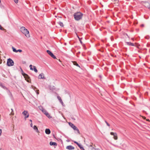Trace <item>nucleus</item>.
I'll use <instances>...</instances> for the list:
<instances>
[{"instance_id": "nucleus-35", "label": "nucleus", "mask_w": 150, "mask_h": 150, "mask_svg": "<svg viewBox=\"0 0 150 150\" xmlns=\"http://www.w3.org/2000/svg\"><path fill=\"white\" fill-rule=\"evenodd\" d=\"M1 133H2L1 129H0V136L1 135Z\"/></svg>"}, {"instance_id": "nucleus-15", "label": "nucleus", "mask_w": 150, "mask_h": 150, "mask_svg": "<svg viewBox=\"0 0 150 150\" xmlns=\"http://www.w3.org/2000/svg\"><path fill=\"white\" fill-rule=\"evenodd\" d=\"M1 87L5 89L8 92L10 93V94H11V93L10 91L8 89V88L5 86L3 85Z\"/></svg>"}, {"instance_id": "nucleus-31", "label": "nucleus", "mask_w": 150, "mask_h": 150, "mask_svg": "<svg viewBox=\"0 0 150 150\" xmlns=\"http://www.w3.org/2000/svg\"><path fill=\"white\" fill-rule=\"evenodd\" d=\"M14 2L16 3H17L18 2V0H13Z\"/></svg>"}, {"instance_id": "nucleus-27", "label": "nucleus", "mask_w": 150, "mask_h": 150, "mask_svg": "<svg viewBox=\"0 0 150 150\" xmlns=\"http://www.w3.org/2000/svg\"><path fill=\"white\" fill-rule=\"evenodd\" d=\"M127 44L128 45H131V43L130 42H127Z\"/></svg>"}, {"instance_id": "nucleus-38", "label": "nucleus", "mask_w": 150, "mask_h": 150, "mask_svg": "<svg viewBox=\"0 0 150 150\" xmlns=\"http://www.w3.org/2000/svg\"><path fill=\"white\" fill-rule=\"evenodd\" d=\"M3 85L1 83H0V86L1 87Z\"/></svg>"}, {"instance_id": "nucleus-34", "label": "nucleus", "mask_w": 150, "mask_h": 150, "mask_svg": "<svg viewBox=\"0 0 150 150\" xmlns=\"http://www.w3.org/2000/svg\"><path fill=\"white\" fill-rule=\"evenodd\" d=\"M3 28L1 27V25H0V29L1 30H3Z\"/></svg>"}, {"instance_id": "nucleus-28", "label": "nucleus", "mask_w": 150, "mask_h": 150, "mask_svg": "<svg viewBox=\"0 0 150 150\" xmlns=\"http://www.w3.org/2000/svg\"><path fill=\"white\" fill-rule=\"evenodd\" d=\"M57 98L59 100H60V99H61V97L60 96H57Z\"/></svg>"}, {"instance_id": "nucleus-33", "label": "nucleus", "mask_w": 150, "mask_h": 150, "mask_svg": "<svg viewBox=\"0 0 150 150\" xmlns=\"http://www.w3.org/2000/svg\"><path fill=\"white\" fill-rule=\"evenodd\" d=\"M105 122H106V123L107 124V125L108 126H110V125L106 121H105Z\"/></svg>"}, {"instance_id": "nucleus-20", "label": "nucleus", "mask_w": 150, "mask_h": 150, "mask_svg": "<svg viewBox=\"0 0 150 150\" xmlns=\"http://www.w3.org/2000/svg\"><path fill=\"white\" fill-rule=\"evenodd\" d=\"M12 49L13 52H17V50H16L14 47H12Z\"/></svg>"}, {"instance_id": "nucleus-46", "label": "nucleus", "mask_w": 150, "mask_h": 150, "mask_svg": "<svg viewBox=\"0 0 150 150\" xmlns=\"http://www.w3.org/2000/svg\"><path fill=\"white\" fill-rule=\"evenodd\" d=\"M30 121L32 123V120H30Z\"/></svg>"}, {"instance_id": "nucleus-5", "label": "nucleus", "mask_w": 150, "mask_h": 150, "mask_svg": "<svg viewBox=\"0 0 150 150\" xmlns=\"http://www.w3.org/2000/svg\"><path fill=\"white\" fill-rule=\"evenodd\" d=\"M41 108V109H40V110L47 117H48L49 118H50L52 117L49 114V113L45 109L43 108Z\"/></svg>"}, {"instance_id": "nucleus-21", "label": "nucleus", "mask_w": 150, "mask_h": 150, "mask_svg": "<svg viewBox=\"0 0 150 150\" xmlns=\"http://www.w3.org/2000/svg\"><path fill=\"white\" fill-rule=\"evenodd\" d=\"M59 24V25L61 26V27H63L64 25L63 24V23L62 22H59L58 23Z\"/></svg>"}, {"instance_id": "nucleus-29", "label": "nucleus", "mask_w": 150, "mask_h": 150, "mask_svg": "<svg viewBox=\"0 0 150 150\" xmlns=\"http://www.w3.org/2000/svg\"><path fill=\"white\" fill-rule=\"evenodd\" d=\"M74 143L77 144L78 146L79 144L76 141H74Z\"/></svg>"}, {"instance_id": "nucleus-11", "label": "nucleus", "mask_w": 150, "mask_h": 150, "mask_svg": "<svg viewBox=\"0 0 150 150\" xmlns=\"http://www.w3.org/2000/svg\"><path fill=\"white\" fill-rule=\"evenodd\" d=\"M33 129L37 133H39V131L37 127L35 125H34L32 127Z\"/></svg>"}, {"instance_id": "nucleus-30", "label": "nucleus", "mask_w": 150, "mask_h": 150, "mask_svg": "<svg viewBox=\"0 0 150 150\" xmlns=\"http://www.w3.org/2000/svg\"><path fill=\"white\" fill-rule=\"evenodd\" d=\"M114 1H116V3H117V5H118V0H113Z\"/></svg>"}, {"instance_id": "nucleus-52", "label": "nucleus", "mask_w": 150, "mask_h": 150, "mask_svg": "<svg viewBox=\"0 0 150 150\" xmlns=\"http://www.w3.org/2000/svg\"><path fill=\"white\" fill-rule=\"evenodd\" d=\"M1 3V0H0V3Z\"/></svg>"}, {"instance_id": "nucleus-22", "label": "nucleus", "mask_w": 150, "mask_h": 150, "mask_svg": "<svg viewBox=\"0 0 150 150\" xmlns=\"http://www.w3.org/2000/svg\"><path fill=\"white\" fill-rule=\"evenodd\" d=\"M47 53L50 55L52 53V52L50 51L49 50H47Z\"/></svg>"}, {"instance_id": "nucleus-37", "label": "nucleus", "mask_w": 150, "mask_h": 150, "mask_svg": "<svg viewBox=\"0 0 150 150\" xmlns=\"http://www.w3.org/2000/svg\"><path fill=\"white\" fill-rule=\"evenodd\" d=\"M30 127H33V124H32V123H31L30 125Z\"/></svg>"}, {"instance_id": "nucleus-18", "label": "nucleus", "mask_w": 150, "mask_h": 150, "mask_svg": "<svg viewBox=\"0 0 150 150\" xmlns=\"http://www.w3.org/2000/svg\"><path fill=\"white\" fill-rule=\"evenodd\" d=\"M74 65L80 68V66L76 62H73Z\"/></svg>"}, {"instance_id": "nucleus-45", "label": "nucleus", "mask_w": 150, "mask_h": 150, "mask_svg": "<svg viewBox=\"0 0 150 150\" xmlns=\"http://www.w3.org/2000/svg\"><path fill=\"white\" fill-rule=\"evenodd\" d=\"M77 37L79 39V40H80V38H79V36L78 35H77Z\"/></svg>"}, {"instance_id": "nucleus-3", "label": "nucleus", "mask_w": 150, "mask_h": 150, "mask_svg": "<svg viewBox=\"0 0 150 150\" xmlns=\"http://www.w3.org/2000/svg\"><path fill=\"white\" fill-rule=\"evenodd\" d=\"M69 125L74 130H76L79 134H80L78 128L75 126L74 124L71 122L69 123Z\"/></svg>"}, {"instance_id": "nucleus-51", "label": "nucleus", "mask_w": 150, "mask_h": 150, "mask_svg": "<svg viewBox=\"0 0 150 150\" xmlns=\"http://www.w3.org/2000/svg\"><path fill=\"white\" fill-rule=\"evenodd\" d=\"M22 137H21V139L22 138Z\"/></svg>"}, {"instance_id": "nucleus-16", "label": "nucleus", "mask_w": 150, "mask_h": 150, "mask_svg": "<svg viewBox=\"0 0 150 150\" xmlns=\"http://www.w3.org/2000/svg\"><path fill=\"white\" fill-rule=\"evenodd\" d=\"M50 131L49 129H45V132L47 134H50Z\"/></svg>"}, {"instance_id": "nucleus-47", "label": "nucleus", "mask_w": 150, "mask_h": 150, "mask_svg": "<svg viewBox=\"0 0 150 150\" xmlns=\"http://www.w3.org/2000/svg\"><path fill=\"white\" fill-rule=\"evenodd\" d=\"M90 147H93V146H92V145H90Z\"/></svg>"}, {"instance_id": "nucleus-14", "label": "nucleus", "mask_w": 150, "mask_h": 150, "mask_svg": "<svg viewBox=\"0 0 150 150\" xmlns=\"http://www.w3.org/2000/svg\"><path fill=\"white\" fill-rule=\"evenodd\" d=\"M38 78L41 79L44 78V74L43 73H41L38 76Z\"/></svg>"}, {"instance_id": "nucleus-48", "label": "nucleus", "mask_w": 150, "mask_h": 150, "mask_svg": "<svg viewBox=\"0 0 150 150\" xmlns=\"http://www.w3.org/2000/svg\"><path fill=\"white\" fill-rule=\"evenodd\" d=\"M81 150H85L83 148H82V149H81Z\"/></svg>"}, {"instance_id": "nucleus-49", "label": "nucleus", "mask_w": 150, "mask_h": 150, "mask_svg": "<svg viewBox=\"0 0 150 150\" xmlns=\"http://www.w3.org/2000/svg\"><path fill=\"white\" fill-rule=\"evenodd\" d=\"M80 53V52H79L78 53V54H79Z\"/></svg>"}, {"instance_id": "nucleus-44", "label": "nucleus", "mask_w": 150, "mask_h": 150, "mask_svg": "<svg viewBox=\"0 0 150 150\" xmlns=\"http://www.w3.org/2000/svg\"><path fill=\"white\" fill-rule=\"evenodd\" d=\"M146 120L147 121L150 122V120L149 119H146Z\"/></svg>"}, {"instance_id": "nucleus-40", "label": "nucleus", "mask_w": 150, "mask_h": 150, "mask_svg": "<svg viewBox=\"0 0 150 150\" xmlns=\"http://www.w3.org/2000/svg\"><path fill=\"white\" fill-rule=\"evenodd\" d=\"M142 118L144 119H146V117H144V116H142Z\"/></svg>"}, {"instance_id": "nucleus-1", "label": "nucleus", "mask_w": 150, "mask_h": 150, "mask_svg": "<svg viewBox=\"0 0 150 150\" xmlns=\"http://www.w3.org/2000/svg\"><path fill=\"white\" fill-rule=\"evenodd\" d=\"M21 32L25 35V36L27 38H29L30 37V35L29 34L28 30L24 27H22L20 29Z\"/></svg>"}, {"instance_id": "nucleus-10", "label": "nucleus", "mask_w": 150, "mask_h": 150, "mask_svg": "<svg viewBox=\"0 0 150 150\" xmlns=\"http://www.w3.org/2000/svg\"><path fill=\"white\" fill-rule=\"evenodd\" d=\"M23 75L24 76V78H25V80H26L27 82H29V81L28 80L29 79V76L27 74L25 73L23 74Z\"/></svg>"}, {"instance_id": "nucleus-9", "label": "nucleus", "mask_w": 150, "mask_h": 150, "mask_svg": "<svg viewBox=\"0 0 150 150\" xmlns=\"http://www.w3.org/2000/svg\"><path fill=\"white\" fill-rule=\"evenodd\" d=\"M110 134L113 135L114 136V138L115 140H117V135L116 133L111 132Z\"/></svg>"}, {"instance_id": "nucleus-19", "label": "nucleus", "mask_w": 150, "mask_h": 150, "mask_svg": "<svg viewBox=\"0 0 150 150\" xmlns=\"http://www.w3.org/2000/svg\"><path fill=\"white\" fill-rule=\"evenodd\" d=\"M50 56L54 59H56V57L52 53L50 55Z\"/></svg>"}, {"instance_id": "nucleus-7", "label": "nucleus", "mask_w": 150, "mask_h": 150, "mask_svg": "<svg viewBox=\"0 0 150 150\" xmlns=\"http://www.w3.org/2000/svg\"><path fill=\"white\" fill-rule=\"evenodd\" d=\"M29 67H30V69L31 70H34V71L36 73H37L38 72V70L36 69V67L35 66H33L32 64H30L29 66Z\"/></svg>"}, {"instance_id": "nucleus-25", "label": "nucleus", "mask_w": 150, "mask_h": 150, "mask_svg": "<svg viewBox=\"0 0 150 150\" xmlns=\"http://www.w3.org/2000/svg\"><path fill=\"white\" fill-rule=\"evenodd\" d=\"M11 112L10 114V115H14V113L13 112V110L12 109H11Z\"/></svg>"}, {"instance_id": "nucleus-41", "label": "nucleus", "mask_w": 150, "mask_h": 150, "mask_svg": "<svg viewBox=\"0 0 150 150\" xmlns=\"http://www.w3.org/2000/svg\"><path fill=\"white\" fill-rule=\"evenodd\" d=\"M80 148L81 149H82V148H83V147H82V146H81L80 147Z\"/></svg>"}, {"instance_id": "nucleus-50", "label": "nucleus", "mask_w": 150, "mask_h": 150, "mask_svg": "<svg viewBox=\"0 0 150 150\" xmlns=\"http://www.w3.org/2000/svg\"><path fill=\"white\" fill-rule=\"evenodd\" d=\"M0 150H4L3 149H0Z\"/></svg>"}, {"instance_id": "nucleus-13", "label": "nucleus", "mask_w": 150, "mask_h": 150, "mask_svg": "<svg viewBox=\"0 0 150 150\" xmlns=\"http://www.w3.org/2000/svg\"><path fill=\"white\" fill-rule=\"evenodd\" d=\"M144 5L146 7L149 8H150V5L147 2L144 3Z\"/></svg>"}, {"instance_id": "nucleus-36", "label": "nucleus", "mask_w": 150, "mask_h": 150, "mask_svg": "<svg viewBox=\"0 0 150 150\" xmlns=\"http://www.w3.org/2000/svg\"><path fill=\"white\" fill-rule=\"evenodd\" d=\"M91 150H96L95 148H94V147H92Z\"/></svg>"}, {"instance_id": "nucleus-32", "label": "nucleus", "mask_w": 150, "mask_h": 150, "mask_svg": "<svg viewBox=\"0 0 150 150\" xmlns=\"http://www.w3.org/2000/svg\"><path fill=\"white\" fill-rule=\"evenodd\" d=\"M36 93H37V94L38 95L39 94V90H38L36 91Z\"/></svg>"}, {"instance_id": "nucleus-17", "label": "nucleus", "mask_w": 150, "mask_h": 150, "mask_svg": "<svg viewBox=\"0 0 150 150\" xmlns=\"http://www.w3.org/2000/svg\"><path fill=\"white\" fill-rule=\"evenodd\" d=\"M50 144L51 146H57V144L55 142H50Z\"/></svg>"}, {"instance_id": "nucleus-6", "label": "nucleus", "mask_w": 150, "mask_h": 150, "mask_svg": "<svg viewBox=\"0 0 150 150\" xmlns=\"http://www.w3.org/2000/svg\"><path fill=\"white\" fill-rule=\"evenodd\" d=\"M7 64L8 66H12L13 65L14 62L13 60L9 58L7 60Z\"/></svg>"}, {"instance_id": "nucleus-12", "label": "nucleus", "mask_w": 150, "mask_h": 150, "mask_svg": "<svg viewBox=\"0 0 150 150\" xmlns=\"http://www.w3.org/2000/svg\"><path fill=\"white\" fill-rule=\"evenodd\" d=\"M66 149H67L71 150H73L74 149V147L71 146H67Z\"/></svg>"}, {"instance_id": "nucleus-23", "label": "nucleus", "mask_w": 150, "mask_h": 150, "mask_svg": "<svg viewBox=\"0 0 150 150\" xmlns=\"http://www.w3.org/2000/svg\"><path fill=\"white\" fill-rule=\"evenodd\" d=\"M59 102L62 104V105H64V103L62 101V99H60V100H59Z\"/></svg>"}, {"instance_id": "nucleus-39", "label": "nucleus", "mask_w": 150, "mask_h": 150, "mask_svg": "<svg viewBox=\"0 0 150 150\" xmlns=\"http://www.w3.org/2000/svg\"><path fill=\"white\" fill-rule=\"evenodd\" d=\"M79 40V41H80V42H81V44H82V42L81 40V39L80 38V40Z\"/></svg>"}, {"instance_id": "nucleus-26", "label": "nucleus", "mask_w": 150, "mask_h": 150, "mask_svg": "<svg viewBox=\"0 0 150 150\" xmlns=\"http://www.w3.org/2000/svg\"><path fill=\"white\" fill-rule=\"evenodd\" d=\"M22 52V50H21L19 49V50H18L17 51V52Z\"/></svg>"}, {"instance_id": "nucleus-42", "label": "nucleus", "mask_w": 150, "mask_h": 150, "mask_svg": "<svg viewBox=\"0 0 150 150\" xmlns=\"http://www.w3.org/2000/svg\"><path fill=\"white\" fill-rule=\"evenodd\" d=\"M80 148L81 149H82V148H83V147H82V146H81L80 147Z\"/></svg>"}, {"instance_id": "nucleus-43", "label": "nucleus", "mask_w": 150, "mask_h": 150, "mask_svg": "<svg viewBox=\"0 0 150 150\" xmlns=\"http://www.w3.org/2000/svg\"><path fill=\"white\" fill-rule=\"evenodd\" d=\"M79 146V147L80 148L81 147V145L80 144H79V145H78V146Z\"/></svg>"}, {"instance_id": "nucleus-4", "label": "nucleus", "mask_w": 150, "mask_h": 150, "mask_svg": "<svg viewBox=\"0 0 150 150\" xmlns=\"http://www.w3.org/2000/svg\"><path fill=\"white\" fill-rule=\"evenodd\" d=\"M139 45L137 44H134L132 43V50L135 52L136 50L139 48Z\"/></svg>"}, {"instance_id": "nucleus-8", "label": "nucleus", "mask_w": 150, "mask_h": 150, "mask_svg": "<svg viewBox=\"0 0 150 150\" xmlns=\"http://www.w3.org/2000/svg\"><path fill=\"white\" fill-rule=\"evenodd\" d=\"M22 114L25 116V119L28 118L29 116V114L27 111H24L22 112Z\"/></svg>"}, {"instance_id": "nucleus-24", "label": "nucleus", "mask_w": 150, "mask_h": 150, "mask_svg": "<svg viewBox=\"0 0 150 150\" xmlns=\"http://www.w3.org/2000/svg\"><path fill=\"white\" fill-rule=\"evenodd\" d=\"M59 102L62 104V105H64V103L62 101V99H60V100H59Z\"/></svg>"}, {"instance_id": "nucleus-2", "label": "nucleus", "mask_w": 150, "mask_h": 150, "mask_svg": "<svg viewBox=\"0 0 150 150\" xmlns=\"http://www.w3.org/2000/svg\"><path fill=\"white\" fill-rule=\"evenodd\" d=\"M83 15V14L80 12L76 13L74 14V18L75 20L79 21Z\"/></svg>"}]
</instances>
